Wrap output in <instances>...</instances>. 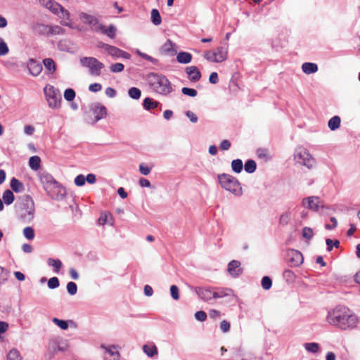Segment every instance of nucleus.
I'll list each match as a JSON object with an SVG mask.
<instances>
[{"mask_svg":"<svg viewBox=\"0 0 360 360\" xmlns=\"http://www.w3.org/2000/svg\"><path fill=\"white\" fill-rule=\"evenodd\" d=\"M326 321L333 326L346 330L356 328L359 319L348 307L339 305L328 311Z\"/></svg>","mask_w":360,"mask_h":360,"instance_id":"1","label":"nucleus"},{"mask_svg":"<svg viewBox=\"0 0 360 360\" xmlns=\"http://www.w3.org/2000/svg\"><path fill=\"white\" fill-rule=\"evenodd\" d=\"M148 83L150 89L162 96H167L172 91V85L166 76L151 72L147 77Z\"/></svg>","mask_w":360,"mask_h":360,"instance_id":"2","label":"nucleus"},{"mask_svg":"<svg viewBox=\"0 0 360 360\" xmlns=\"http://www.w3.org/2000/svg\"><path fill=\"white\" fill-rule=\"evenodd\" d=\"M34 214L35 207L32 198L29 195L22 196L17 208L18 219L24 223H30L34 217Z\"/></svg>","mask_w":360,"mask_h":360,"instance_id":"3","label":"nucleus"},{"mask_svg":"<svg viewBox=\"0 0 360 360\" xmlns=\"http://www.w3.org/2000/svg\"><path fill=\"white\" fill-rule=\"evenodd\" d=\"M217 179L221 186L226 191L236 196L243 193V190L238 180L231 174H221L217 175Z\"/></svg>","mask_w":360,"mask_h":360,"instance_id":"4","label":"nucleus"},{"mask_svg":"<svg viewBox=\"0 0 360 360\" xmlns=\"http://www.w3.org/2000/svg\"><path fill=\"white\" fill-rule=\"evenodd\" d=\"M294 159L297 163L305 166L308 169L312 168L315 165V159L309 150L303 147H298L295 149Z\"/></svg>","mask_w":360,"mask_h":360,"instance_id":"5","label":"nucleus"},{"mask_svg":"<svg viewBox=\"0 0 360 360\" xmlns=\"http://www.w3.org/2000/svg\"><path fill=\"white\" fill-rule=\"evenodd\" d=\"M80 63L83 67L88 68L91 75L100 76L101 70L104 68V64L94 57H83L80 59Z\"/></svg>","mask_w":360,"mask_h":360,"instance_id":"6","label":"nucleus"},{"mask_svg":"<svg viewBox=\"0 0 360 360\" xmlns=\"http://www.w3.org/2000/svg\"><path fill=\"white\" fill-rule=\"evenodd\" d=\"M227 50L223 46H219L214 51H207L204 53V58L212 63H221L227 58Z\"/></svg>","mask_w":360,"mask_h":360,"instance_id":"7","label":"nucleus"},{"mask_svg":"<svg viewBox=\"0 0 360 360\" xmlns=\"http://www.w3.org/2000/svg\"><path fill=\"white\" fill-rule=\"evenodd\" d=\"M44 93L49 106L51 108H58L60 106L61 96L58 91L53 86H47L44 88Z\"/></svg>","mask_w":360,"mask_h":360,"instance_id":"8","label":"nucleus"},{"mask_svg":"<svg viewBox=\"0 0 360 360\" xmlns=\"http://www.w3.org/2000/svg\"><path fill=\"white\" fill-rule=\"evenodd\" d=\"M98 47L103 49L108 54L113 58H123L126 59L130 58V54L114 46L109 45L103 42H99Z\"/></svg>","mask_w":360,"mask_h":360,"instance_id":"9","label":"nucleus"},{"mask_svg":"<svg viewBox=\"0 0 360 360\" xmlns=\"http://www.w3.org/2000/svg\"><path fill=\"white\" fill-rule=\"evenodd\" d=\"M47 195L53 200H61L65 195V189L57 181L46 188Z\"/></svg>","mask_w":360,"mask_h":360,"instance_id":"10","label":"nucleus"},{"mask_svg":"<svg viewBox=\"0 0 360 360\" xmlns=\"http://www.w3.org/2000/svg\"><path fill=\"white\" fill-rule=\"evenodd\" d=\"M287 259L291 266H298L303 262V256L302 253L295 250H290L288 252Z\"/></svg>","mask_w":360,"mask_h":360,"instance_id":"11","label":"nucleus"},{"mask_svg":"<svg viewBox=\"0 0 360 360\" xmlns=\"http://www.w3.org/2000/svg\"><path fill=\"white\" fill-rule=\"evenodd\" d=\"M320 198L318 196H309L302 199V205L304 208L317 212L321 206Z\"/></svg>","mask_w":360,"mask_h":360,"instance_id":"12","label":"nucleus"},{"mask_svg":"<svg viewBox=\"0 0 360 360\" xmlns=\"http://www.w3.org/2000/svg\"><path fill=\"white\" fill-rule=\"evenodd\" d=\"M198 297L204 302H209L214 298V291L210 288L195 287L193 288Z\"/></svg>","mask_w":360,"mask_h":360,"instance_id":"13","label":"nucleus"},{"mask_svg":"<svg viewBox=\"0 0 360 360\" xmlns=\"http://www.w3.org/2000/svg\"><path fill=\"white\" fill-rule=\"evenodd\" d=\"M79 19L86 25H89L91 29L94 31H96L97 27L100 25L98 20L96 17L86 13L84 12H81L79 14Z\"/></svg>","mask_w":360,"mask_h":360,"instance_id":"14","label":"nucleus"},{"mask_svg":"<svg viewBox=\"0 0 360 360\" xmlns=\"http://www.w3.org/2000/svg\"><path fill=\"white\" fill-rule=\"evenodd\" d=\"M91 110H92L93 114L94 115V123L97 122L101 119L105 118L107 115L106 108L98 103L92 104L91 106Z\"/></svg>","mask_w":360,"mask_h":360,"instance_id":"15","label":"nucleus"},{"mask_svg":"<svg viewBox=\"0 0 360 360\" xmlns=\"http://www.w3.org/2000/svg\"><path fill=\"white\" fill-rule=\"evenodd\" d=\"M227 271L234 278L238 277L243 274V269L240 268V262L238 260H232L228 264Z\"/></svg>","mask_w":360,"mask_h":360,"instance_id":"16","label":"nucleus"},{"mask_svg":"<svg viewBox=\"0 0 360 360\" xmlns=\"http://www.w3.org/2000/svg\"><path fill=\"white\" fill-rule=\"evenodd\" d=\"M185 72L191 82H196L201 78V73L196 66H188L185 68Z\"/></svg>","mask_w":360,"mask_h":360,"instance_id":"17","label":"nucleus"},{"mask_svg":"<svg viewBox=\"0 0 360 360\" xmlns=\"http://www.w3.org/2000/svg\"><path fill=\"white\" fill-rule=\"evenodd\" d=\"M27 68L32 76L37 77L41 73L42 70V65L36 60L30 59L27 63Z\"/></svg>","mask_w":360,"mask_h":360,"instance_id":"18","label":"nucleus"},{"mask_svg":"<svg viewBox=\"0 0 360 360\" xmlns=\"http://www.w3.org/2000/svg\"><path fill=\"white\" fill-rule=\"evenodd\" d=\"M175 46L176 44L174 43H173L170 39H167V41L162 46L160 51L162 53L173 56L176 54Z\"/></svg>","mask_w":360,"mask_h":360,"instance_id":"19","label":"nucleus"},{"mask_svg":"<svg viewBox=\"0 0 360 360\" xmlns=\"http://www.w3.org/2000/svg\"><path fill=\"white\" fill-rule=\"evenodd\" d=\"M39 179L41 184L43 185L44 190L46 188H48L49 186H51L56 181L52 175L46 172L40 173Z\"/></svg>","mask_w":360,"mask_h":360,"instance_id":"20","label":"nucleus"},{"mask_svg":"<svg viewBox=\"0 0 360 360\" xmlns=\"http://www.w3.org/2000/svg\"><path fill=\"white\" fill-rule=\"evenodd\" d=\"M116 27L113 25H110L108 27L100 24L96 32H101L111 39H114L116 36Z\"/></svg>","mask_w":360,"mask_h":360,"instance_id":"21","label":"nucleus"},{"mask_svg":"<svg viewBox=\"0 0 360 360\" xmlns=\"http://www.w3.org/2000/svg\"><path fill=\"white\" fill-rule=\"evenodd\" d=\"M32 30L40 35L49 36V25L36 22L32 25Z\"/></svg>","mask_w":360,"mask_h":360,"instance_id":"22","label":"nucleus"},{"mask_svg":"<svg viewBox=\"0 0 360 360\" xmlns=\"http://www.w3.org/2000/svg\"><path fill=\"white\" fill-rule=\"evenodd\" d=\"M60 15H58L61 19L60 24L63 26H67L70 28L72 27V22H70V14L69 11L64 8L60 11Z\"/></svg>","mask_w":360,"mask_h":360,"instance_id":"23","label":"nucleus"},{"mask_svg":"<svg viewBox=\"0 0 360 360\" xmlns=\"http://www.w3.org/2000/svg\"><path fill=\"white\" fill-rule=\"evenodd\" d=\"M101 347L105 352L108 353L112 357H113L112 360H120V354L117 350V347L115 345H112L106 346L105 345H101Z\"/></svg>","mask_w":360,"mask_h":360,"instance_id":"24","label":"nucleus"},{"mask_svg":"<svg viewBox=\"0 0 360 360\" xmlns=\"http://www.w3.org/2000/svg\"><path fill=\"white\" fill-rule=\"evenodd\" d=\"M192 60V55L188 52L181 51L176 56V60L181 64H188Z\"/></svg>","mask_w":360,"mask_h":360,"instance_id":"25","label":"nucleus"},{"mask_svg":"<svg viewBox=\"0 0 360 360\" xmlns=\"http://www.w3.org/2000/svg\"><path fill=\"white\" fill-rule=\"evenodd\" d=\"M143 352L148 357H153L154 356L158 354L157 347L153 343L148 344V345H144L143 346Z\"/></svg>","mask_w":360,"mask_h":360,"instance_id":"26","label":"nucleus"},{"mask_svg":"<svg viewBox=\"0 0 360 360\" xmlns=\"http://www.w3.org/2000/svg\"><path fill=\"white\" fill-rule=\"evenodd\" d=\"M302 70L305 74H313L318 71V65L314 63H304L302 65Z\"/></svg>","mask_w":360,"mask_h":360,"instance_id":"27","label":"nucleus"},{"mask_svg":"<svg viewBox=\"0 0 360 360\" xmlns=\"http://www.w3.org/2000/svg\"><path fill=\"white\" fill-rule=\"evenodd\" d=\"M11 187L12 190L15 193H21L25 189L23 184L14 177L11 181Z\"/></svg>","mask_w":360,"mask_h":360,"instance_id":"28","label":"nucleus"},{"mask_svg":"<svg viewBox=\"0 0 360 360\" xmlns=\"http://www.w3.org/2000/svg\"><path fill=\"white\" fill-rule=\"evenodd\" d=\"M47 264L49 266L53 268V271L56 274L59 273L60 269L63 266V264L60 259L53 258H49L47 259Z\"/></svg>","mask_w":360,"mask_h":360,"instance_id":"29","label":"nucleus"},{"mask_svg":"<svg viewBox=\"0 0 360 360\" xmlns=\"http://www.w3.org/2000/svg\"><path fill=\"white\" fill-rule=\"evenodd\" d=\"M159 103L153 101L150 98H146L143 101V106L145 110H150L156 108L158 106Z\"/></svg>","mask_w":360,"mask_h":360,"instance_id":"30","label":"nucleus"},{"mask_svg":"<svg viewBox=\"0 0 360 360\" xmlns=\"http://www.w3.org/2000/svg\"><path fill=\"white\" fill-rule=\"evenodd\" d=\"M292 218V212L290 210H288L281 214L279 217V224L281 226H286L290 221Z\"/></svg>","mask_w":360,"mask_h":360,"instance_id":"31","label":"nucleus"},{"mask_svg":"<svg viewBox=\"0 0 360 360\" xmlns=\"http://www.w3.org/2000/svg\"><path fill=\"white\" fill-rule=\"evenodd\" d=\"M41 159L39 156H32L29 160V166L33 170H37L40 167Z\"/></svg>","mask_w":360,"mask_h":360,"instance_id":"32","label":"nucleus"},{"mask_svg":"<svg viewBox=\"0 0 360 360\" xmlns=\"http://www.w3.org/2000/svg\"><path fill=\"white\" fill-rule=\"evenodd\" d=\"M231 293L232 290L229 288L217 289L216 291H214V298H222L231 295Z\"/></svg>","mask_w":360,"mask_h":360,"instance_id":"33","label":"nucleus"},{"mask_svg":"<svg viewBox=\"0 0 360 360\" xmlns=\"http://www.w3.org/2000/svg\"><path fill=\"white\" fill-rule=\"evenodd\" d=\"M2 198L6 205L12 204L15 199L13 192L8 189L4 191Z\"/></svg>","mask_w":360,"mask_h":360,"instance_id":"34","label":"nucleus"},{"mask_svg":"<svg viewBox=\"0 0 360 360\" xmlns=\"http://www.w3.org/2000/svg\"><path fill=\"white\" fill-rule=\"evenodd\" d=\"M340 126V118L338 116H334L328 121V127L330 130L334 131Z\"/></svg>","mask_w":360,"mask_h":360,"instance_id":"35","label":"nucleus"},{"mask_svg":"<svg viewBox=\"0 0 360 360\" xmlns=\"http://www.w3.org/2000/svg\"><path fill=\"white\" fill-rule=\"evenodd\" d=\"M63 7L60 4L52 0L47 9H49L55 15H59L60 11L63 9Z\"/></svg>","mask_w":360,"mask_h":360,"instance_id":"36","label":"nucleus"},{"mask_svg":"<svg viewBox=\"0 0 360 360\" xmlns=\"http://www.w3.org/2000/svg\"><path fill=\"white\" fill-rule=\"evenodd\" d=\"M304 349L310 353H317L319 350V345L316 342H307L304 344Z\"/></svg>","mask_w":360,"mask_h":360,"instance_id":"37","label":"nucleus"},{"mask_svg":"<svg viewBox=\"0 0 360 360\" xmlns=\"http://www.w3.org/2000/svg\"><path fill=\"white\" fill-rule=\"evenodd\" d=\"M151 21L155 25H159L162 22L160 14L155 8L151 11Z\"/></svg>","mask_w":360,"mask_h":360,"instance_id":"38","label":"nucleus"},{"mask_svg":"<svg viewBox=\"0 0 360 360\" xmlns=\"http://www.w3.org/2000/svg\"><path fill=\"white\" fill-rule=\"evenodd\" d=\"M128 95L131 98L138 100L141 98V91L137 87H131L128 90Z\"/></svg>","mask_w":360,"mask_h":360,"instance_id":"39","label":"nucleus"},{"mask_svg":"<svg viewBox=\"0 0 360 360\" xmlns=\"http://www.w3.org/2000/svg\"><path fill=\"white\" fill-rule=\"evenodd\" d=\"M245 170L248 173H253L257 168V164L253 160H248L244 166Z\"/></svg>","mask_w":360,"mask_h":360,"instance_id":"40","label":"nucleus"},{"mask_svg":"<svg viewBox=\"0 0 360 360\" xmlns=\"http://www.w3.org/2000/svg\"><path fill=\"white\" fill-rule=\"evenodd\" d=\"M231 169L236 173H240L243 169V162L240 159L233 160L231 162Z\"/></svg>","mask_w":360,"mask_h":360,"instance_id":"41","label":"nucleus"},{"mask_svg":"<svg viewBox=\"0 0 360 360\" xmlns=\"http://www.w3.org/2000/svg\"><path fill=\"white\" fill-rule=\"evenodd\" d=\"M43 63L46 69H47L51 73H53L56 70V65L54 61L51 58H45L43 60Z\"/></svg>","mask_w":360,"mask_h":360,"instance_id":"42","label":"nucleus"},{"mask_svg":"<svg viewBox=\"0 0 360 360\" xmlns=\"http://www.w3.org/2000/svg\"><path fill=\"white\" fill-rule=\"evenodd\" d=\"M8 360H22V357L17 349H12L7 355Z\"/></svg>","mask_w":360,"mask_h":360,"instance_id":"43","label":"nucleus"},{"mask_svg":"<svg viewBox=\"0 0 360 360\" xmlns=\"http://www.w3.org/2000/svg\"><path fill=\"white\" fill-rule=\"evenodd\" d=\"M49 35H59L65 33V30L58 25H49Z\"/></svg>","mask_w":360,"mask_h":360,"instance_id":"44","label":"nucleus"},{"mask_svg":"<svg viewBox=\"0 0 360 360\" xmlns=\"http://www.w3.org/2000/svg\"><path fill=\"white\" fill-rule=\"evenodd\" d=\"M136 53L142 58H143L148 61H150L151 63H153L154 65H156L158 62V59L153 58L152 56H150L145 53H143L139 50L136 51Z\"/></svg>","mask_w":360,"mask_h":360,"instance_id":"45","label":"nucleus"},{"mask_svg":"<svg viewBox=\"0 0 360 360\" xmlns=\"http://www.w3.org/2000/svg\"><path fill=\"white\" fill-rule=\"evenodd\" d=\"M23 235L27 240H33L34 238V229L30 226H27L23 229Z\"/></svg>","mask_w":360,"mask_h":360,"instance_id":"46","label":"nucleus"},{"mask_svg":"<svg viewBox=\"0 0 360 360\" xmlns=\"http://www.w3.org/2000/svg\"><path fill=\"white\" fill-rule=\"evenodd\" d=\"M52 321L63 330H66L68 328V323L67 321L61 320L58 318H53Z\"/></svg>","mask_w":360,"mask_h":360,"instance_id":"47","label":"nucleus"},{"mask_svg":"<svg viewBox=\"0 0 360 360\" xmlns=\"http://www.w3.org/2000/svg\"><path fill=\"white\" fill-rule=\"evenodd\" d=\"M67 290L70 295H75L77 292V284L72 281L68 283Z\"/></svg>","mask_w":360,"mask_h":360,"instance_id":"48","label":"nucleus"},{"mask_svg":"<svg viewBox=\"0 0 360 360\" xmlns=\"http://www.w3.org/2000/svg\"><path fill=\"white\" fill-rule=\"evenodd\" d=\"M181 92L183 94L191 97H195L198 94V92L195 89L188 87H183L181 89Z\"/></svg>","mask_w":360,"mask_h":360,"instance_id":"49","label":"nucleus"},{"mask_svg":"<svg viewBox=\"0 0 360 360\" xmlns=\"http://www.w3.org/2000/svg\"><path fill=\"white\" fill-rule=\"evenodd\" d=\"M75 97V92L72 89H67L64 92V98L68 101H72Z\"/></svg>","mask_w":360,"mask_h":360,"instance_id":"50","label":"nucleus"},{"mask_svg":"<svg viewBox=\"0 0 360 360\" xmlns=\"http://www.w3.org/2000/svg\"><path fill=\"white\" fill-rule=\"evenodd\" d=\"M124 68V66L122 63H117L112 64L110 67V70L112 72L117 73V72H121L122 71H123Z\"/></svg>","mask_w":360,"mask_h":360,"instance_id":"51","label":"nucleus"},{"mask_svg":"<svg viewBox=\"0 0 360 360\" xmlns=\"http://www.w3.org/2000/svg\"><path fill=\"white\" fill-rule=\"evenodd\" d=\"M326 243L327 245V250L328 251H331L333 246L335 247L336 248H338L340 245V242L338 240H335L333 241L330 238H327L326 240Z\"/></svg>","mask_w":360,"mask_h":360,"instance_id":"52","label":"nucleus"},{"mask_svg":"<svg viewBox=\"0 0 360 360\" xmlns=\"http://www.w3.org/2000/svg\"><path fill=\"white\" fill-rule=\"evenodd\" d=\"M272 285L271 279L269 276H264L262 279V286L264 290H269Z\"/></svg>","mask_w":360,"mask_h":360,"instance_id":"53","label":"nucleus"},{"mask_svg":"<svg viewBox=\"0 0 360 360\" xmlns=\"http://www.w3.org/2000/svg\"><path fill=\"white\" fill-rule=\"evenodd\" d=\"M9 51L8 47L6 43L0 37V56H5Z\"/></svg>","mask_w":360,"mask_h":360,"instance_id":"54","label":"nucleus"},{"mask_svg":"<svg viewBox=\"0 0 360 360\" xmlns=\"http://www.w3.org/2000/svg\"><path fill=\"white\" fill-rule=\"evenodd\" d=\"M60 285L59 280L57 277H52L48 281V287L50 289H55Z\"/></svg>","mask_w":360,"mask_h":360,"instance_id":"55","label":"nucleus"},{"mask_svg":"<svg viewBox=\"0 0 360 360\" xmlns=\"http://www.w3.org/2000/svg\"><path fill=\"white\" fill-rule=\"evenodd\" d=\"M170 293H171L172 297L174 300H178L179 299V288L176 285H172L170 287Z\"/></svg>","mask_w":360,"mask_h":360,"instance_id":"56","label":"nucleus"},{"mask_svg":"<svg viewBox=\"0 0 360 360\" xmlns=\"http://www.w3.org/2000/svg\"><path fill=\"white\" fill-rule=\"evenodd\" d=\"M313 231L311 228L309 227H304L302 229V236L308 240H310L313 237Z\"/></svg>","mask_w":360,"mask_h":360,"instance_id":"57","label":"nucleus"},{"mask_svg":"<svg viewBox=\"0 0 360 360\" xmlns=\"http://www.w3.org/2000/svg\"><path fill=\"white\" fill-rule=\"evenodd\" d=\"M207 314L204 311H198L195 314V318L200 321H205L207 319Z\"/></svg>","mask_w":360,"mask_h":360,"instance_id":"58","label":"nucleus"},{"mask_svg":"<svg viewBox=\"0 0 360 360\" xmlns=\"http://www.w3.org/2000/svg\"><path fill=\"white\" fill-rule=\"evenodd\" d=\"M75 184L77 186H82L85 184V176L83 174L77 175L75 179Z\"/></svg>","mask_w":360,"mask_h":360,"instance_id":"59","label":"nucleus"},{"mask_svg":"<svg viewBox=\"0 0 360 360\" xmlns=\"http://www.w3.org/2000/svg\"><path fill=\"white\" fill-rule=\"evenodd\" d=\"M151 169L148 166L144 165L143 164H141L139 165V172L141 174L147 176L150 174Z\"/></svg>","mask_w":360,"mask_h":360,"instance_id":"60","label":"nucleus"},{"mask_svg":"<svg viewBox=\"0 0 360 360\" xmlns=\"http://www.w3.org/2000/svg\"><path fill=\"white\" fill-rule=\"evenodd\" d=\"M186 115L188 117V118L190 120V121L193 123H196L198 122V117L197 115L193 112L192 111L188 110L186 112Z\"/></svg>","mask_w":360,"mask_h":360,"instance_id":"61","label":"nucleus"},{"mask_svg":"<svg viewBox=\"0 0 360 360\" xmlns=\"http://www.w3.org/2000/svg\"><path fill=\"white\" fill-rule=\"evenodd\" d=\"M283 276L287 281H292L295 278V274L291 270L287 269L283 272Z\"/></svg>","mask_w":360,"mask_h":360,"instance_id":"62","label":"nucleus"},{"mask_svg":"<svg viewBox=\"0 0 360 360\" xmlns=\"http://www.w3.org/2000/svg\"><path fill=\"white\" fill-rule=\"evenodd\" d=\"M220 329L224 333L228 332L230 330V323L226 320L222 321L220 323Z\"/></svg>","mask_w":360,"mask_h":360,"instance_id":"63","label":"nucleus"},{"mask_svg":"<svg viewBox=\"0 0 360 360\" xmlns=\"http://www.w3.org/2000/svg\"><path fill=\"white\" fill-rule=\"evenodd\" d=\"M102 89L101 84L98 83H94L89 85V90L92 92H98Z\"/></svg>","mask_w":360,"mask_h":360,"instance_id":"64","label":"nucleus"}]
</instances>
